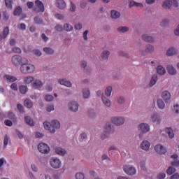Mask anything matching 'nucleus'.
Returning <instances> with one entry per match:
<instances>
[{"label": "nucleus", "instance_id": "52", "mask_svg": "<svg viewBox=\"0 0 179 179\" xmlns=\"http://www.w3.org/2000/svg\"><path fill=\"white\" fill-rule=\"evenodd\" d=\"M86 6H87V1L82 0L80 2V8H81V9H85V8H86Z\"/></svg>", "mask_w": 179, "mask_h": 179}, {"label": "nucleus", "instance_id": "21", "mask_svg": "<svg viewBox=\"0 0 179 179\" xmlns=\"http://www.w3.org/2000/svg\"><path fill=\"white\" fill-rule=\"evenodd\" d=\"M104 131L106 132V134L111 135V134H114V132H115V129L111 124L107 123L104 127Z\"/></svg>", "mask_w": 179, "mask_h": 179}, {"label": "nucleus", "instance_id": "53", "mask_svg": "<svg viewBox=\"0 0 179 179\" xmlns=\"http://www.w3.org/2000/svg\"><path fill=\"white\" fill-rule=\"evenodd\" d=\"M13 52H15V54H22V49L19 47H14L12 49Z\"/></svg>", "mask_w": 179, "mask_h": 179}, {"label": "nucleus", "instance_id": "46", "mask_svg": "<svg viewBox=\"0 0 179 179\" xmlns=\"http://www.w3.org/2000/svg\"><path fill=\"white\" fill-rule=\"evenodd\" d=\"M117 104L122 105L125 103V98L124 96H119L117 98Z\"/></svg>", "mask_w": 179, "mask_h": 179}, {"label": "nucleus", "instance_id": "57", "mask_svg": "<svg viewBox=\"0 0 179 179\" xmlns=\"http://www.w3.org/2000/svg\"><path fill=\"white\" fill-rule=\"evenodd\" d=\"M76 10V4L73 2H71L70 3V12H75Z\"/></svg>", "mask_w": 179, "mask_h": 179}, {"label": "nucleus", "instance_id": "25", "mask_svg": "<svg viewBox=\"0 0 179 179\" xmlns=\"http://www.w3.org/2000/svg\"><path fill=\"white\" fill-rule=\"evenodd\" d=\"M55 150L56 155H58L59 156H65V155H66V150L61 147H57Z\"/></svg>", "mask_w": 179, "mask_h": 179}, {"label": "nucleus", "instance_id": "3", "mask_svg": "<svg viewBox=\"0 0 179 179\" xmlns=\"http://www.w3.org/2000/svg\"><path fill=\"white\" fill-rule=\"evenodd\" d=\"M49 164L52 169H61L62 167V162L57 157H51L49 160Z\"/></svg>", "mask_w": 179, "mask_h": 179}, {"label": "nucleus", "instance_id": "56", "mask_svg": "<svg viewBox=\"0 0 179 179\" xmlns=\"http://www.w3.org/2000/svg\"><path fill=\"white\" fill-rule=\"evenodd\" d=\"M55 17L58 20H64V19H65V16L63 14L59 13L55 14Z\"/></svg>", "mask_w": 179, "mask_h": 179}, {"label": "nucleus", "instance_id": "62", "mask_svg": "<svg viewBox=\"0 0 179 179\" xmlns=\"http://www.w3.org/2000/svg\"><path fill=\"white\" fill-rule=\"evenodd\" d=\"M55 29L57 31L61 32V31H64V27H62V26L61 24H57V25L55 26Z\"/></svg>", "mask_w": 179, "mask_h": 179}, {"label": "nucleus", "instance_id": "42", "mask_svg": "<svg viewBox=\"0 0 179 179\" xmlns=\"http://www.w3.org/2000/svg\"><path fill=\"white\" fill-rule=\"evenodd\" d=\"M108 138H110V134L105 131H103L100 135V138L101 139V141L108 139Z\"/></svg>", "mask_w": 179, "mask_h": 179}, {"label": "nucleus", "instance_id": "8", "mask_svg": "<svg viewBox=\"0 0 179 179\" xmlns=\"http://www.w3.org/2000/svg\"><path fill=\"white\" fill-rule=\"evenodd\" d=\"M38 150L43 155H48L50 152V146L45 143H40L38 145Z\"/></svg>", "mask_w": 179, "mask_h": 179}, {"label": "nucleus", "instance_id": "1", "mask_svg": "<svg viewBox=\"0 0 179 179\" xmlns=\"http://www.w3.org/2000/svg\"><path fill=\"white\" fill-rule=\"evenodd\" d=\"M20 71L22 73H33L36 71V67L31 64H29V59H25V62H23L20 66Z\"/></svg>", "mask_w": 179, "mask_h": 179}, {"label": "nucleus", "instance_id": "58", "mask_svg": "<svg viewBox=\"0 0 179 179\" xmlns=\"http://www.w3.org/2000/svg\"><path fill=\"white\" fill-rule=\"evenodd\" d=\"M76 179H85V174L79 172L76 174Z\"/></svg>", "mask_w": 179, "mask_h": 179}, {"label": "nucleus", "instance_id": "35", "mask_svg": "<svg viewBox=\"0 0 179 179\" xmlns=\"http://www.w3.org/2000/svg\"><path fill=\"white\" fill-rule=\"evenodd\" d=\"M4 79H6V80H7L8 83H12L13 82H16V80H17V78L13 76H10V75H6L4 76Z\"/></svg>", "mask_w": 179, "mask_h": 179}, {"label": "nucleus", "instance_id": "49", "mask_svg": "<svg viewBox=\"0 0 179 179\" xmlns=\"http://www.w3.org/2000/svg\"><path fill=\"white\" fill-rule=\"evenodd\" d=\"M45 101H48V102L54 101V96L51 94H46L45 96Z\"/></svg>", "mask_w": 179, "mask_h": 179}, {"label": "nucleus", "instance_id": "43", "mask_svg": "<svg viewBox=\"0 0 179 179\" xmlns=\"http://www.w3.org/2000/svg\"><path fill=\"white\" fill-rule=\"evenodd\" d=\"M24 104L27 108H31L33 107V102L30 99H26L24 101Z\"/></svg>", "mask_w": 179, "mask_h": 179}, {"label": "nucleus", "instance_id": "34", "mask_svg": "<svg viewBox=\"0 0 179 179\" xmlns=\"http://www.w3.org/2000/svg\"><path fill=\"white\" fill-rule=\"evenodd\" d=\"M56 3L59 9H65L66 8V3L64 0H57Z\"/></svg>", "mask_w": 179, "mask_h": 179}, {"label": "nucleus", "instance_id": "28", "mask_svg": "<svg viewBox=\"0 0 179 179\" xmlns=\"http://www.w3.org/2000/svg\"><path fill=\"white\" fill-rule=\"evenodd\" d=\"M177 54V49L174 47H171L166 50L167 57H173Z\"/></svg>", "mask_w": 179, "mask_h": 179}, {"label": "nucleus", "instance_id": "63", "mask_svg": "<svg viewBox=\"0 0 179 179\" xmlns=\"http://www.w3.org/2000/svg\"><path fill=\"white\" fill-rule=\"evenodd\" d=\"M166 174L164 173H160L157 175V179H165Z\"/></svg>", "mask_w": 179, "mask_h": 179}, {"label": "nucleus", "instance_id": "20", "mask_svg": "<svg viewBox=\"0 0 179 179\" xmlns=\"http://www.w3.org/2000/svg\"><path fill=\"white\" fill-rule=\"evenodd\" d=\"M141 38L143 41H145V43H155V41H156V38L148 34L142 35Z\"/></svg>", "mask_w": 179, "mask_h": 179}, {"label": "nucleus", "instance_id": "31", "mask_svg": "<svg viewBox=\"0 0 179 179\" xmlns=\"http://www.w3.org/2000/svg\"><path fill=\"white\" fill-rule=\"evenodd\" d=\"M157 72L158 75L163 76L166 75V69L163 66L159 65L157 66Z\"/></svg>", "mask_w": 179, "mask_h": 179}, {"label": "nucleus", "instance_id": "27", "mask_svg": "<svg viewBox=\"0 0 179 179\" xmlns=\"http://www.w3.org/2000/svg\"><path fill=\"white\" fill-rule=\"evenodd\" d=\"M43 52L46 54V55H54L55 50H54V48L51 47H45L43 49Z\"/></svg>", "mask_w": 179, "mask_h": 179}, {"label": "nucleus", "instance_id": "54", "mask_svg": "<svg viewBox=\"0 0 179 179\" xmlns=\"http://www.w3.org/2000/svg\"><path fill=\"white\" fill-rule=\"evenodd\" d=\"M12 0H5L6 8H8V9H12Z\"/></svg>", "mask_w": 179, "mask_h": 179}, {"label": "nucleus", "instance_id": "36", "mask_svg": "<svg viewBox=\"0 0 179 179\" xmlns=\"http://www.w3.org/2000/svg\"><path fill=\"white\" fill-rule=\"evenodd\" d=\"M24 121L26 124L30 127H34V125H36V122H34V120H33L30 116H25Z\"/></svg>", "mask_w": 179, "mask_h": 179}, {"label": "nucleus", "instance_id": "12", "mask_svg": "<svg viewBox=\"0 0 179 179\" xmlns=\"http://www.w3.org/2000/svg\"><path fill=\"white\" fill-rule=\"evenodd\" d=\"M154 150L157 153V155H166L167 148L162 144H157L154 147Z\"/></svg>", "mask_w": 179, "mask_h": 179}, {"label": "nucleus", "instance_id": "32", "mask_svg": "<svg viewBox=\"0 0 179 179\" xmlns=\"http://www.w3.org/2000/svg\"><path fill=\"white\" fill-rule=\"evenodd\" d=\"M23 80L25 85H30V83L34 82V77L31 76H25L24 77Z\"/></svg>", "mask_w": 179, "mask_h": 179}, {"label": "nucleus", "instance_id": "24", "mask_svg": "<svg viewBox=\"0 0 179 179\" xmlns=\"http://www.w3.org/2000/svg\"><path fill=\"white\" fill-rule=\"evenodd\" d=\"M157 106L159 110H164L166 108V103L162 98L157 99Z\"/></svg>", "mask_w": 179, "mask_h": 179}, {"label": "nucleus", "instance_id": "18", "mask_svg": "<svg viewBox=\"0 0 179 179\" xmlns=\"http://www.w3.org/2000/svg\"><path fill=\"white\" fill-rule=\"evenodd\" d=\"M140 148L142 150H145V152H149L150 149V142L148 140H143L140 144Z\"/></svg>", "mask_w": 179, "mask_h": 179}, {"label": "nucleus", "instance_id": "59", "mask_svg": "<svg viewBox=\"0 0 179 179\" xmlns=\"http://www.w3.org/2000/svg\"><path fill=\"white\" fill-rule=\"evenodd\" d=\"M33 53L36 57H41L43 55V53H41V51L40 50H34Z\"/></svg>", "mask_w": 179, "mask_h": 179}, {"label": "nucleus", "instance_id": "15", "mask_svg": "<svg viewBox=\"0 0 179 179\" xmlns=\"http://www.w3.org/2000/svg\"><path fill=\"white\" fill-rule=\"evenodd\" d=\"M44 86V83L43 80L40 79L34 80L32 83V87L33 89H36L37 90H40Z\"/></svg>", "mask_w": 179, "mask_h": 179}, {"label": "nucleus", "instance_id": "19", "mask_svg": "<svg viewBox=\"0 0 179 179\" xmlns=\"http://www.w3.org/2000/svg\"><path fill=\"white\" fill-rule=\"evenodd\" d=\"M43 127L45 129H46L47 131H49L50 134H55L56 130L54 129V128H52V125L51 122L48 121H45V122H43Z\"/></svg>", "mask_w": 179, "mask_h": 179}, {"label": "nucleus", "instance_id": "38", "mask_svg": "<svg viewBox=\"0 0 179 179\" xmlns=\"http://www.w3.org/2000/svg\"><path fill=\"white\" fill-rule=\"evenodd\" d=\"M110 51L103 50L101 54V58H102L103 61H107V59H108V57H110Z\"/></svg>", "mask_w": 179, "mask_h": 179}, {"label": "nucleus", "instance_id": "30", "mask_svg": "<svg viewBox=\"0 0 179 179\" xmlns=\"http://www.w3.org/2000/svg\"><path fill=\"white\" fill-rule=\"evenodd\" d=\"M63 30H64V31H67V33L73 31V26L70 23H65L63 25Z\"/></svg>", "mask_w": 179, "mask_h": 179}, {"label": "nucleus", "instance_id": "4", "mask_svg": "<svg viewBox=\"0 0 179 179\" xmlns=\"http://www.w3.org/2000/svg\"><path fill=\"white\" fill-rule=\"evenodd\" d=\"M110 121L113 125L121 127L125 124V117L124 116H113L110 118Z\"/></svg>", "mask_w": 179, "mask_h": 179}, {"label": "nucleus", "instance_id": "55", "mask_svg": "<svg viewBox=\"0 0 179 179\" xmlns=\"http://www.w3.org/2000/svg\"><path fill=\"white\" fill-rule=\"evenodd\" d=\"M88 113L91 118H94V117H96V111H94V109H89Z\"/></svg>", "mask_w": 179, "mask_h": 179}, {"label": "nucleus", "instance_id": "13", "mask_svg": "<svg viewBox=\"0 0 179 179\" xmlns=\"http://www.w3.org/2000/svg\"><path fill=\"white\" fill-rule=\"evenodd\" d=\"M34 12L36 13H40V12H44V3L40 0H37L35 1V7L34 8Z\"/></svg>", "mask_w": 179, "mask_h": 179}, {"label": "nucleus", "instance_id": "29", "mask_svg": "<svg viewBox=\"0 0 179 179\" xmlns=\"http://www.w3.org/2000/svg\"><path fill=\"white\" fill-rule=\"evenodd\" d=\"M166 69L169 75L174 76L177 73V70L171 64L168 65Z\"/></svg>", "mask_w": 179, "mask_h": 179}, {"label": "nucleus", "instance_id": "40", "mask_svg": "<svg viewBox=\"0 0 179 179\" xmlns=\"http://www.w3.org/2000/svg\"><path fill=\"white\" fill-rule=\"evenodd\" d=\"M111 93H113V87L109 85L105 89V96L106 97H110Z\"/></svg>", "mask_w": 179, "mask_h": 179}, {"label": "nucleus", "instance_id": "33", "mask_svg": "<svg viewBox=\"0 0 179 179\" xmlns=\"http://www.w3.org/2000/svg\"><path fill=\"white\" fill-rule=\"evenodd\" d=\"M51 123H52V128H53L55 131L56 129H59V128H61V123L57 120H52Z\"/></svg>", "mask_w": 179, "mask_h": 179}, {"label": "nucleus", "instance_id": "47", "mask_svg": "<svg viewBox=\"0 0 179 179\" xmlns=\"http://www.w3.org/2000/svg\"><path fill=\"white\" fill-rule=\"evenodd\" d=\"M175 172H176V169L173 168V166H169L166 170V173L169 174V176H171V174H174Z\"/></svg>", "mask_w": 179, "mask_h": 179}, {"label": "nucleus", "instance_id": "48", "mask_svg": "<svg viewBox=\"0 0 179 179\" xmlns=\"http://www.w3.org/2000/svg\"><path fill=\"white\" fill-rule=\"evenodd\" d=\"M55 110V108H54V104L52 103H49L46 106V110L48 111V113H51V111H54Z\"/></svg>", "mask_w": 179, "mask_h": 179}, {"label": "nucleus", "instance_id": "64", "mask_svg": "<svg viewBox=\"0 0 179 179\" xmlns=\"http://www.w3.org/2000/svg\"><path fill=\"white\" fill-rule=\"evenodd\" d=\"M178 178H179V173H174L170 178V179H178Z\"/></svg>", "mask_w": 179, "mask_h": 179}, {"label": "nucleus", "instance_id": "23", "mask_svg": "<svg viewBox=\"0 0 179 179\" xmlns=\"http://www.w3.org/2000/svg\"><path fill=\"white\" fill-rule=\"evenodd\" d=\"M82 93H83V99H90V96H91L90 89L85 87V88L83 89Z\"/></svg>", "mask_w": 179, "mask_h": 179}, {"label": "nucleus", "instance_id": "7", "mask_svg": "<svg viewBox=\"0 0 179 179\" xmlns=\"http://www.w3.org/2000/svg\"><path fill=\"white\" fill-rule=\"evenodd\" d=\"M67 106L69 111L71 113H78L79 111V102L77 101H70Z\"/></svg>", "mask_w": 179, "mask_h": 179}, {"label": "nucleus", "instance_id": "11", "mask_svg": "<svg viewBox=\"0 0 179 179\" xmlns=\"http://www.w3.org/2000/svg\"><path fill=\"white\" fill-rule=\"evenodd\" d=\"M138 129L142 134H148V132L150 131V125L148 123L143 122L138 126Z\"/></svg>", "mask_w": 179, "mask_h": 179}, {"label": "nucleus", "instance_id": "45", "mask_svg": "<svg viewBox=\"0 0 179 179\" xmlns=\"http://www.w3.org/2000/svg\"><path fill=\"white\" fill-rule=\"evenodd\" d=\"M19 89H20V93H22V94H26V93L27 92V86L21 85V86H20Z\"/></svg>", "mask_w": 179, "mask_h": 179}, {"label": "nucleus", "instance_id": "6", "mask_svg": "<svg viewBox=\"0 0 179 179\" xmlns=\"http://www.w3.org/2000/svg\"><path fill=\"white\" fill-rule=\"evenodd\" d=\"M26 57H22L20 55H14L11 57V62L14 66H20L26 62Z\"/></svg>", "mask_w": 179, "mask_h": 179}, {"label": "nucleus", "instance_id": "16", "mask_svg": "<svg viewBox=\"0 0 179 179\" xmlns=\"http://www.w3.org/2000/svg\"><path fill=\"white\" fill-rule=\"evenodd\" d=\"M162 99L165 101V103H169L171 100V93L168 90H164L161 94Z\"/></svg>", "mask_w": 179, "mask_h": 179}, {"label": "nucleus", "instance_id": "61", "mask_svg": "<svg viewBox=\"0 0 179 179\" xmlns=\"http://www.w3.org/2000/svg\"><path fill=\"white\" fill-rule=\"evenodd\" d=\"M9 143V137L8 136H4V140H3V146L4 148H6L8 146V144Z\"/></svg>", "mask_w": 179, "mask_h": 179}, {"label": "nucleus", "instance_id": "41", "mask_svg": "<svg viewBox=\"0 0 179 179\" xmlns=\"http://www.w3.org/2000/svg\"><path fill=\"white\" fill-rule=\"evenodd\" d=\"M165 131L169 135L170 139H173V138H174V131H173V129H171V127H167L166 128Z\"/></svg>", "mask_w": 179, "mask_h": 179}, {"label": "nucleus", "instance_id": "9", "mask_svg": "<svg viewBox=\"0 0 179 179\" xmlns=\"http://www.w3.org/2000/svg\"><path fill=\"white\" fill-rule=\"evenodd\" d=\"M123 171H124L125 174L127 176H135L136 175L137 171L135 166H132L131 165H124L123 166Z\"/></svg>", "mask_w": 179, "mask_h": 179}, {"label": "nucleus", "instance_id": "51", "mask_svg": "<svg viewBox=\"0 0 179 179\" xmlns=\"http://www.w3.org/2000/svg\"><path fill=\"white\" fill-rule=\"evenodd\" d=\"M84 72L85 73H87V75H89V74L93 73V69L90 66H88L85 68Z\"/></svg>", "mask_w": 179, "mask_h": 179}, {"label": "nucleus", "instance_id": "44", "mask_svg": "<svg viewBox=\"0 0 179 179\" xmlns=\"http://www.w3.org/2000/svg\"><path fill=\"white\" fill-rule=\"evenodd\" d=\"M22 12H23V9L21 7H17L14 10V16H20L22 15Z\"/></svg>", "mask_w": 179, "mask_h": 179}, {"label": "nucleus", "instance_id": "39", "mask_svg": "<svg viewBox=\"0 0 179 179\" xmlns=\"http://www.w3.org/2000/svg\"><path fill=\"white\" fill-rule=\"evenodd\" d=\"M117 31L118 33H127V31H129V27L127 26H121L117 28Z\"/></svg>", "mask_w": 179, "mask_h": 179}, {"label": "nucleus", "instance_id": "10", "mask_svg": "<svg viewBox=\"0 0 179 179\" xmlns=\"http://www.w3.org/2000/svg\"><path fill=\"white\" fill-rule=\"evenodd\" d=\"M150 120L153 124L160 125L162 124V116L157 113H154L150 115Z\"/></svg>", "mask_w": 179, "mask_h": 179}, {"label": "nucleus", "instance_id": "17", "mask_svg": "<svg viewBox=\"0 0 179 179\" xmlns=\"http://www.w3.org/2000/svg\"><path fill=\"white\" fill-rule=\"evenodd\" d=\"M101 101L103 106H105V107H107V108H110L111 106H113L111 100L108 99V97L106 96L104 94H101Z\"/></svg>", "mask_w": 179, "mask_h": 179}, {"label": "nucleus", "instance_id": "14", "mask_svg": "<svg viewBox=\"0 0 179 179\" xmlns=\"http://www.w3.org/2000/svg\"><path fill=\"white\" fill-rule=\"evenodd\" d=\"M57 83H59V85H61L62 86H65L66 87L69 88H71L73 86L72 82L65 78H61L57 79Z\"/></svg>", "mask_w": 179, "mask_h": 179}, {"label": "nucleus", "instance_id": "22", "mask_svg": "<svg viewBox=\"0 0 179 179\" xmlns=\"http://www.w3.org/2000/svg\"><path fill=\"white\" fill-rule=\"evenodd\" d=\"M110 17L114 20H117V19H120V17H121V13L117 10H110Z\"/></svg>", "mask_w": 179, "mask_h": 179}, {"label": "nucleus", "instance_id": "5", "mask_svg": "<svg viewBox=\"0 0 179 179\" xmlns=\"http://www.w3.org/2000/svg\"><path fill=\"white\" fill-rule=\"evenodd\" d=\"M139 52L143 57H146L148 54L155 52V46H153V45L147 44L144 49H139Z\"/></svg>", "mask_w": 179, "mask_h": 179}, {"label": "nucleus", "instance_id": "26", "mask_svg": "<svg viewBox=\"0 0 179 179\" xmlns=\"http://www.w3.org/2000/svg\"><path fill=\"white\" fill-rule=\"evenodd\" d=\"M157 80H159V78L157 76V74H154L152 76L151 79L149 83L150 87H153L156 83H157Z\"/></svg>", "mask_w": 179, "mask_h": 179}, {"label": "nucleus", "instance_id": "60", "mask_svg": "<svg viewBox=\"0 0 179 179\" xmlns=\"http://www.w3.org/2000/svg\"><path fill=\"white\" fill-rule=\"evenodd\" d=\"M173 111L175 113V114H179V105L176 104L173 106Z\"/></svg>", "mask_w": 179, "mask_h": 179}, {"label": "nucleus", "instance_id": "50", "mask_svg": "<svg viewBox=\"0 0 179 179\" xmlns=\"http://www.w3.org/2000/svg\"><path fill=\"white\" fill-rule=\"evenodd\" d=\"M170 23V20L169 19H164L162 22H161V26L162 27H167L169 26V24Z\"/></svg>", "mask_w": 179, "mask_h": 179}, {"label": "nucleus", "instance_id": "37", "mask_svg": "<svg viewBox=\"0 0 179 179\" xmlns=\"http://www.w3.org/2000/svg\"><path fill=\"white\" fill-rule=\"evenodd\" d=\"M9 36V27H6L3 30V35L0 34V40H5Z\"/></svg>", "mask_w": 179, "mask_h": 179}, {"label": "nucleus", "instance_id": "2", "mask_svg": "<svg viewBox=\"0 0 179 179\" xmlns=\"http://www.w3.org/2000/svg\"><path fill=\"white\" fill-rule=\"evenodd\" d=\"M178 8L179 3L177 0H165L162 2V7L166 10H170L171 7Z\"/></svg>", "mask_w": 179, "mask_h": 179}]
</instances>
